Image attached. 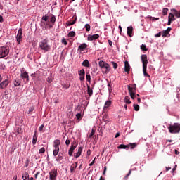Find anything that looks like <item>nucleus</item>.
I'll use <instances>...</instances> for the list:
<instances>
[{
  "instance_id": "obj_1",
  "label": "nucleus",
  "mask_w": 180,
  "mask_h": 180,
  "mask_svg": "<svg viewBox=\"0 0 180 180\" xmlns=\"http://www.w3.org/2000/svg\"><path fill=\"white\" fill-rule=\"evenodd\" d=\"M141 61L143 63V72L144 77H148L150 78V75L147 73V64H148V60L147 59V55H142L141 56Z\"/></svg>"
},
{
  "instance_id": "obj_2",
  "label": "nucleus",
  "mask_w": 180,
  "mask_h": 180,
  "mask_svg": "<svg viewBox=\"0 0 180 180\" xmlns=\"http://www.w3.org/2000/svg\"><path fill=\"white\" fill-rule=\"evenodd\" d=\"M61 144V141L59 139H56L53 141V157H57L58 155V153H60V145Z\"/></svg>"
},
{
  "instance_id": "obj_3",
  "label": "nucleus",
  "mask_w": 180,
  "mask_h": 180,
  "mask_svg": "<svg viewBox=\"0 0 180 180\" xmlns=\"http://www.w3.org/2000/svg\"><path fill=\"white\" fill-rule=\"evenodd\" d=\"M39 48L44 51H49L51 49L50 45H49V39H44L39 44Z\"/></svg>"
},
{
  "instance_id": "obj_4",
  "label": "nucleus",
  "mask_w": 180,
  "mask_h": 180,
  "mask_svg": "<svg viewBox=\"0 0 180 180\" xmlns=\"http://www.w3.org/2000/svg\"><path fill=\"white\" fill-rule=\"evenodd\" d=\"M168 129H169V133H172V134L179 133L180 124L174 123L173 125H170Z\"/></svg>"
},
{
  "instance_id": "obj_5",
  "label": "nucleus",
  "mask_w": 180,
  "mask_h": 180,
  "mask_svg": "<svg viewBox=\"0 0 180 180\" xmlns=\"http://www.w3.org/2000/svg\"><path fill=\"white\" fill-rule=\"evenodd\" d=\"M9 55V48L7 46H0V58H5Z\"/></svg>"
},
{
  "instance_id": "obj_6",
  "label": "nucleus",
  "mask_w": 180,
  "mask_h": 180,
  "mask_svg": "<svg viewBox=\"0 0 180 180\" xmlns=\"http://www.w3.org/2000/svg\"><path fill=\"white\" fill-rule=\"evenodd\" d=\"M20 77H21L23 79H26V82H29V74L27 73V72L25 71V68H22L21 69Z\"/></svg>"
},
{
  "instance_id": "obj_7",
  "label": "nucleus",
  "mask_w": 180,
  "mask_h": 180,
  "mask_svg": "<svg viewBox=\"0 0 180 180\" xmlns=\"http://www.w3.org/2000/svg\"><path fill=\"white\" fill-rule=\"evenodd\" d=\"M22 34H23V31L22 30V28H20L18 30L17 36H16V40L18 42V44H20V41H22Z\"/></svg>"
},
{
  "instance_id": "obj_8",
  "label": "nucleus",
  "mask_w": 180,
  "mask_h": 180,
  "mask_svg": "<svg viewBox=\"0 0 180 180\" xmlns=\"http://www.w3.org/2000/svg\"><path fill=\"white\" fill-rule=\"evenodd\" d=\"M9 79H6L5 80L2 81L0 83V89H6V88H8V85H9Z\"/></svg>"
},
{
  "instance_id": "obj_9",
  "label": "nucleus",
  "mask_w": 180,
  "mask_h": 180,
  "mask_svg": "<svg viewBox=\"0 0 180 180\" xmlns=\"http://www.w3.org/2000/svg\"><path fill=\"white\" fill-rule=\"evenodd\" d=\"M136 84H134L131 85V86H128V91L129 92V95H133L134 94H136Z\"/></svg>"
},
{
  "instance_id": "obj_10",
  "label": "nucleus",
  "mask_w": 180,
  "mask_h": 180,
  "mask_svg": "<svg viewBox=\"0 0 180 180\" xmlns=\"http://www.w3.org/2000/svg\"><path fill=\"white\" fill-rule=\"evenodd\" d=\"M49 21H41L40 26L42 30H47L49 29Z\"/></svg>"
},
{
  "instance_id": "obj_11",
  "label": "nucleus",
  "mask_w": 180,
  "mask_h": 180,
  "mask_svg": "<svg viewBox=\"0 0 180 180\" xmlns=\"http://www.w3.org/2000/svg\"><path fill=\"white\" fill-rule=\"evenodd\" d=\"M57 178V170L54 169L53 172H49V179L56 180Z\"/></svg>"
},
{
  "instance_id": "obj_12",
  "label": "nucleus",
  "mask_w": 180,
  "mask_h": 180,
  "mask_svg": "<svg viewBox=\"0 0 180 180\" xmlns=\"http://www.w3.org/2000/svg\"><path fill=\"white\" fill-rule=\"evenodd\" d=\"M98 38H99V34H96L93 35H89L87 39L89 41H94V40H98Z\"/></svg>"
},
{
  "instance_id": "obj_13",
  "label": "nucleus",
  "mask_w": 180,
  "mask_h": 180,
  "mask_svg": "<svg viewBox=\"0 0 180 180\" xmlns=\"http://www.w3.org/2000/svg\"><path fill=\"white\" fill-rule=\"evenodd\" d=\"M103 74H108L110 71V65L109 64L105 65V66L101 69Z\"/></svg>"
},
{
  "instance_id": "obj_14",
  "label": "nucleus",
  "mask_w": 180,
  "mask_h": 180,
  "mask_svg": "<svg viewBox=\"0 0 180 180\" xmlns=\"http://www.w3.org/2000/svg\"><path fill=\"white\" fill-rule=\"evenodd\" d=\"M75 148H77V146L74 145V143H72L68 150V154L70 155V157H72V154L74 153V150H75Z\"/></svg>"
},
{
  "instance_id": "obj_15",
  "label": "nucleus",
  "mask_w": 180,
  "mask_h": 180,
  "mask_svg": "<svg viewBox=\"0 0 180 180\" xmlns=\"http://www.w3.org/2000/svg\"><path fill=\"white\" fill-rule=\"evenodd\" d=\"M124 70L125 72H127V74H129V72H130V64H129V61H127V60H126L124 62Z\"/></svg>"
},
{
  "instance_id": "obj_16",
  "label": "nucleus",
  "mask_w": 180,
  "mask_h": 180,
  "mask_svg": "<svg viewBox=\"0 0 180 180\" xmlns=\"http://www.w3.org/2000/svg\"><path fill=\"white\" fill-rule=\"evenodd\" d=\"M77 167H78V162H76L71 165L70 166L71 174H73V172H75V169H77Z\"/></svg>"
},
{
  "instance_id": "obj_17",
  "label": "nucleus",
  "mask_w": 180,
  "mask_h": 180,
  "mask_svg": "<svg viewBox=\"0 0 180 180\" xmlns=\"http://www.w3.org/2000/svg\"><path fill=\"white\" fill-rule=\"evenodd\" d=\"M79 79L80 81H84L85 79V70L82 69L79 71Z\"/></svg>"
},
{
  "instance_id": "obj_18",
  "label": "nucleus",
  "mask_w": 180,
  "mask_h": 180,
  "mask_svg": "<svg viewBox=\"0 0 180 180\" xmlns=\"http://www.w3.org/2000/svg\"><path fill=\"white\" fill-rule=\"evenodd\" d=\"M86 47H88V45L85 43H83L78 46L77 50H78V51L82 52V51H84V50H85V49H86Z\"/></svg>"
},
{
  "instance_id": "obj_19",
  "label": "nucleus",
  "mask_w": 180,
  "mask_h": 180,
  "mask_svg": "<svg viewBox=\"0 0 180 180\" xmlns=\"http://www.w3.org/2000/svg\"><path fill=\"white\" fill-rule=\"evenodd\" d=\"M96 131V129L95 127L92 128L91 132L87 135L89 139H94L95 137V133Z\"/></svg>"
},
{
  "instance_id": "obj_20",
  "label": "nucleus",
  "mask_w": 180,
  "mask_h": 180,
  "mask_svg": "<svg viewBox=\"0 0 180 180\" xmlns=\"http://www.w3.org/2000/svg\"><path fill=\"white\" fill-rule=\"evenodd\" d=\"M63 155V153H59L58 155L56 157V161L57 162H60V161H63V160L64 159V157Z\"/></svg>"
},
{
  "instance_id": "obj_21",
  "label": "nucleus",
  "mask_w": 180,
  "mask_h": 180,
  "mask_svg": "<svg viewBox=\"0 0 180 180\" xmlns=\"http://www.w3.org/2000/svg\"><path fill=\"white\" fill-rule=\"evenodd\" d=\"M72 19H74L72 22H68V26H72V25H75L76 22H77V15H74L72 17Z\"/></svg>"
},
{
  "instance_id": "obj_22",
  "label": "nucleus",
  "mask_w": 180,
  "mask_h": 180,
  "mask_svg": "<svg viewBox=\"0 0 180 180\" xmlns=\"http://www.w3.org/2000/svg\"><path fill=\"white\" fill-rule=\"evenodd\" d=\"M37 131H34V134L33 135V139H32V144L34 146L36 143H37Z\"/></svg>"
},
{
  "instance_id": "obj_23",
  "label": "nucleus",
  "mask_w": 180,
  "mask_h": 180,
  "mask_svg": "<svg viewBox=\"0 0 180 180\" xmlns=\"http://www.w3.org/2000/svg\"><path fill=\"white\" fill-rule=\"evenodd\" d=\"M22 179L23 180H30V178L29 177V173H27V172H24L22 173Z\"/></svg>"
},
{
  "instance_id": "obj_24",
  "label": "nucleus",
  "mask_w": 180,
  "mask_h": 180,
  "mask_svg": "<svg viewBox=\"0 0 180 180\" xmlns=\"http://www.w3.org/2000/svg\"><path fill=\"white\" fill-rule=\"evenodd\" d=\"M127 34L129 36V37H131V34L133 33V27L130 26L127 28Z\"/></svg>"
},
{
  "instance_id": "obj_25",
  "label": "nucleus",
  "mask_w": 180,
  "mask_h": 180,
  "mask_svg": "<svg viewBox=\"0 0 180 180\" xmlns=\"http://www.w3.org/2000/svg\"><path fill=\"white\" fill-rule=\"evenodd\" d=\"M172 12L176 18H180V11H177L176 9L174 8L172 10Z\"/></svg>"
},
{
  "instance_id": "obj_26",
  "label": "nucleus",
  "mask_w": 180,
  "mask_h": 180,
  "mask_svg": "<svg viewBox=\"0 0 180 180\" xmlns=\"http://www.w3.org/2000/svg\"><path fill=\"white\" fill-rule=\"evenodd\" d=\"M82 65L88 68L90 67L91 65L89 64V60L86 59L82 62Z\"/></svg>"
},
{
  "instance_id": "obj_27",
  "label": "nucleus",
  "mask_w": 180,
  "mask_h": 180,
  "mask_svg": "<svg viewBox=\"0 0 180 180\" xmlns=\"http://www.w3.org/2000/svg\"><path fill=\"white\" fill-rule=\"evenodd\" d=\"M106 65H108V63H106L105 62H104L103 60H101L98 62V65L101 68V70L103 68H105V67H106Z\"/></svg>"
},
{
  "instance_id": "obj_28",
  "label": "nucleus",
  "mask_w": 180,
  "mask_h": 180,
  "mask_svg": "<svg viewBox=\"0 0 180 180\" xmlns=\"http://www.w3.org/2000/svg\"><path fill=\"white\" fill-rule=\"evenodd\" d=\"M87 94L89 96H92V95L94 94V91L90 86H87Z\"/></svg>"
},
{
  "instance_id": "obj_29",
  "label": "nucleus",
  "mask_w": 180,
  "mask_h": 180,
  "mask_svg": "<svg viewBox=\"0 0 180 180\" xmlns=\"http://www.w3.org/2000/svg\"><path fill=\"white\" fill-rule=\"evenodd\" d=\"M81 153H82V147H79L78 148V151L77 153H75V158H78V157H79L81 155Z\"/></svg>"
},
{
  "instance_id": "obj_30",
  "label": "nucleus",
  "mask_w": 180,
  "mask_h": 180,
  "mask_svg": "<svg viewBox=\"0 0 180 180\" xmlns=\"http://www.w3.org/2000/svg\"><path fill=\"white\" fill-rule=\"evenodd\" d=\"M112 105V101L108 100L105 103L104 109H108Z\"/></svg>"
},
{
  "instance_id": "obj_31",
  "label": "nucleus",
  "mask_w": 180,
  "mask_h": 180,
  "mask_svg": "<svg viewBox=\"0 0 180 180\" xmlns=\"http://www.w3.org/2000/svg\"><path fill=\"white\" fill-rule=\"evenodd\" d=\"M129 147H130L131 150L136 148L137 147V143H129L128 144Z\"/></svg>"
},
{
  "instance_id": "obj_32",
  "label": "nucleus",
  "mask_w": 180,
  "mask_h": 180,
  "mask_svg": "<svg viewBox=\"0 0 180 180\" xmlns=\"http://www.w3.org/2000/svg\"><path fill=\"white\" fill-rule=\"evenodd\" d=\"M50 23L51 25H54L56 23V16L55 15H51V18H50Z\"/></svg>"
},
{
  "instance_id": "obj_33",
  "label": "nucleus",
  "mask_w": 180,
  "mask_h": 180,
  "mask_svg": "<svg viewBox=\"0 0 180 180\" xmlns=\"http://www.w3.org/2000/svg\"><path fill=\"white\" fill-rule=\"evenodd\" d=\"M168 20H171L172 22H174V20H175V16L174 15V14L172 13H169V17H168Z\"/></svg>"
},
{
  "instance_id": "obj_34",
  "label": "nucleus",
  "mask_w": 180,
  "mask_h": 180,
  "mask_svg": "<svg viewBox=\"0 0 180 180\" xmlns=\"http://www.w3.org/2000/svg\"><path fill=\"white\" fill-rule=\"evenodd\" d=\"M124 102L126 103H128V105H130L131 103V101H130V97L129 96H126L124 98Z\"/></svg>"
},
{
  "instance_id": "obj_35",
  "label": "nucleus",
  "mask_w": 180,
  "mask_h": 180,
  "mask_svg": "<svg viewBox=\"0 0 180 180\" xmlns=\"http://www.w3.org/2000/svg\"><path fill=\"white\" fill-rule=\"evenodd\" d=\"M119 149H124L126 150V148H129V146L128 145H124V144H121L118 146Z\"/></svg>"
},
{
  "instance_id": "obj_36",
  "label": "nucleus",
  "mask_w": 180,
  "mask_h": 180,
  "mask_svg": "<svg viewBox=\"0 0 180 180\" xmlns=\"http://www.w3.org/2000/svg\"><path fill=\"white\" fill-rule=\"evenodd\" d=\"M162 37H168L169 36V32L166 30H164L162 34Z\"/></svg>"
},
{
  "instance_id": "obj_37",
  "label": "nucleus",
  "mask_w": 180,
  "mask_h": 180,
  "mask_svg": "<svg viewBox=\"0 0 180 180\" xmlns=\"http://www.w3.org/2000/svg\"><path fill=\"white\" fill-rule=\"evenodd\" d=\"M41 21L42 22H49V16L48 15H44L42 18H41Z\"/></svg>"
},
{
  "instance_id": "obj_38",
  "label": "nucleus",
  "mask_w": 180,
  "mask_h": 180,
  "mask_svg": "<svg viewBox=\"0 0 180 180\" xmlns=\"http://www.w3.org/2000/svg\"><path fill=\"white\" fill-rule=\"evenodd\" d=\"M68 37H75V32L71 31L68 34Z\"/></svg>"
},
{
  "instance_id": "obj_39",
  "label": "nucleus",
  "mask_w": 180,
  "mask_h": 180,
  "mask_svg": "<svg viewBox=\"0 0 180 180\" xmlns=\"http://www.w3.org/2000/svg\"><path fill=\"white\" fill-rule=\"evenodd\" d=\"M86 79L89 82H91V75L89 74V72L86 73Z\"/></svg>"
},
{
  "instance_id": "obj_40",
  "label": "nucleus",
  "mask_w": 180,
  "mask_h": 180,
  "mask_svg": "<svg viewBox=\"0 0 180 180\" xmlns=\"http://www.w3.org/2000/svg\"><path fill=\"white\" fill-rule=\"evenodd\" d=\"M134 109L136 112H139L140 110V106L137 104H134Z\"/></svg>"
},
{
  "instance_id": "obj_41",
  "label": "nucleus",
  "mask_w": 180,
  "mask_h": 180,
  "mask_svg": "<svg viewBox=\"0 0 180 180\" xmlns=\"http://www.w3.org/2000/svg\"><path fill=\"white\" fill-rule=\"evenodd\" d=\"M108 115L107 114H105V115H103V122H109V120H108Z\"/></svg>"
},
{
  "instance_id": "obj_42",
  "label": "nucleus",
  "mask_w": 180,
  "mask_h": 180,
  "mask_svg": "<svg viewBox=\"0 0 180 180\" xmlns=\"http://www.w3.org/2000/svg\"><path fill=\"white\" fill-rule=\"evenodd\" d=\"M19 85H20V80L15 79V81L14 82V86H19Z\"/></svg>"
},
{
  "instance_id": "obj_43",
  "label": "nucleus",
  "mask_w": 180,
  "mask_h": 180,
  "mask_svg": "<svg viewBox=\"0 0 180 180\" xmlns=\"http://www.w3.org/2000/svg\"><path fill=\"white\" fill-rule=\"evenodd\" d=\"M84 27L86 32H89L91 30V25L89 24H86Z\"/></svg>"
},
{
  "instance_id": "obj_44",
  "label": "nucleus",
  "mask_w": 180,
  "mask_h": 180,
  "mask_svg": "<svg viewBox=\"0 0 180 180\" xmlns=\"http://www.w3.org/2000/svg\"><path fill=\"white\" fill-rule=\"evenodd\" d=\"M141 49L143 51H147V46L145 45V44H142L141 46Z\"/></svg>"
},
{
  "instance_id": "obj_45",
  "label": "nucleus",
  "mask_w": 180,
  "mask_h": 180,
  "mask_svg": "<svg viewBox=\"0 0 180 180\" xmlns=\"http://www.w3.org/2000/svg\"><path fill=\"white\" fill-rule=\"evenodd\" d=\"M162 13L164 16H165L166 15H168V8H163Z\"/></svg>"
},
{
  "instance_id": "obj_46",
  "label": "nucleus",
  "mask_w": 180,
  "mask_h": 180,
  "mask_svg": "<svg viewBox=\"0 0 180 180\" xmlns=\"http://www.w3.org/2000/svg\"><path fill=\"white\" fill-rule=\"evenodd\" d=\"M16 132L18 134H22V133H23V129H22V128H18L16 129Z\"/></svg>"
},
{
  "instance_id": "obj_47",
  "label": "nucleus",
  "mask_w": 180,
  "mask_h": 180,
  "mask_svg": "<svg viewBox=\"0 0 180 180\" xmlns=\"http://www.w3.org/2000/svg\"><path fill=\"white\" fill-rule=\"evenodd\" d=\"M111 64H112L114 70H116L118 67V65L116 63V62H111Z\"/></svg>"
},
{
  "instance_id": "obj_48",
  "label": "nucleus",
  "mask_w": 180,
  "mask_h": 180,
  "mask_svg": "<svg viewBox=\"0 0 180 180\" xmlns=\"http://www.w3.org/2000/svg\"><path fill=\"white\" fill-rule=\"evenodd\" d=\"M129 175H131V169L129 171L128 174L124 177V179H128Z\"/></svg>"
},
{
  "instance_id": "obj_49",
  "label": "nucleus",
  "mask_w": 180,
  "mask_h": 180,
  "mask_svg": "<svg viewBox=\"0 0 180 180\" xmlns=\"http://www.w3.org/2000/svg\"><path fill=\"white\" fill-rule=\"evenodd\" d=\"M33 110H34V108L30 107L29 108L28 115H32V113H33Z\"/></svg>"
},
{
  "instance_id": "obj_50",
  "label": "nucleus",
  "mask_w": 180,
  "mask_h": 180,
  "mask_svg": "<svg viewBox=\"0 0 180 180\" xmlns=\"http://www.w3.org/2000/svg\"><path fill=\"white\" fill-rule=\"evenodd\" d=\"M46 153V149L44 148H41L39 149V154H44Z\"/></svg>"
},
{
  "instance_id": "obj_51",
  "label": "nucleus",
  "mask_w": 180,
  "mask_h": 180,
  "mask_svg": "<svg viewBox=\"0 0 180 180\" xmlns=\"http://www.w3.org/2000/svg\"><path fill=\"white\" fill-rule=\"evenodd\" d=\"M76 117L77 120H79L82 119V115H81V113H77V114H76Z\"/></svg>"
},
{
  "instance_id": "obj_52",
  "label": "nucleus",
  "mask_w": 180,
  "mask_h": 180,
  "mask_svg": "<svg viewBox=\"0 0 180 180\" xmlns=\"http://www.w3.org/2000/svg\"><path fill=\"white\" fill-rule=\"evenodd\" d=\"M47 82H49V84H51V82H53V77L51 76L48 77Z\"/></svg>"
},
{
  "instance_id": "obj_53",
  "label": "nucleus",
  "mask_w": 180,
  "mask_h": 180,
  "mask_svg": "<svg viewBox=\"0 0 180 180\" xmlns=\"http://www.w3.org/2000/svg\"><path fill=\"white\" fill-rule=\"evenodd\" d=\"M61 41L63 44H64L65 46H67V44H68L65 38H63Z\"/></svg>"
},
{
  "instance_id": "obj_54",
  "label": "nucleus",
  "mask_w": 180,
  "mask_h": 180,
  "mask_svg": "<svg viewBox=\"0 0 180 180\" xmlns=\"http://www.w3.org/2000/svg\"><path fill=\"white\" fill-rule=\"evenodd\" d=\"M39 131H43V130H44V124H41V125L39 127Z\"/></svg>"
},
{
  "instance_id": "obj_55",
  "label": "nucleus",
  "mask_w": 180,
  "mask_h": 180,
  "mask_svg": "<svg viewBox=\"0 0 180 180\" xmlns=\"http://www.w3.org/2000/svg\"><path fill=\"white\" fill-rule=\"evenodd\" d=\"M71 142L70 141V139H67L66 141H65V144H66V146H70V143Z\"/></svg>"
},
{
  "instance_id": "obj_56",
  "label": "nucleus",
  "mask_w": 180,
  "mask_h": 180,
  "mask_svg": "<svg viewBox=\"0 0 180 180\" xmlns=\"http://www.w3.org/2000/svg\"><path fill=\"white\" fill-rule=\"evenodd\" d=\"M53 26H54V25L53 24H50V22L49 23V25H48V29L50 30L53 27Z\"/></svg>"
},
{
  "instance_id": "obj_57",
  "label": "nucleus",
  "mask_w": 180,
  "mask_h": 180,
  "mask_svg": "<svg viewBox=\"0 0 180 180\" xmlns=\"http://www.w3.org/2000/svg\"><path fill=\"white\" fill-rule=\"evenodd\" d=\"M130 96H131V99H134L136 98V94H130Z\"/></svg>"
},
{
  "instance_id": "obj_58",
  "label": "nucleus",
  "mask_w": 180,
  "mask_h": 180,
  "mask_svg": "<svg viewBox=\"0 0 180 180\" xmlns=\"http://www.w3.org/2000/svg\"><path fill=\"white\" fill-rule=\"evenodd\" d=\"M106 169H107V167L105 166V167H104V170L103 172V175H105L106 174Z\"/></svg>"
},
{
  "instance_id": "obj_59",
  "label": "nucleus",
  "mask_w": 180,
  "mask_h": 180,
  "mask_svg": "<svg viewBox=\"0 0 180 180\" xmlns=\"http://www.w3.org/2000/svg\"><path fill=\"white\" fill-rule=\"evenodd\" d=\"M155 37H161V32H159L155 35Z\"/></svg>"
},
{
  "instance_id": "obj_60",
  "label": "nucleus",
  "mask_w": 180,
  "mask_h": 180,
  "mask_svg": "<svg viewBox=\"0 0 180 180\" xmlns=\"http://www.w3.org/2000/svg\"><path fill=\"white\" fill-rule=\"evenodd\" d=\"M108 44L109 46H110V47H113V45H112V41H110V39H108Z\"/></svg>"
},
{
  "instance_id": "obj_61",
  "label": "nucleus",
  "mask_w": 180,
  "mask_h": 180,
  "mask_svg": "<svg viewBox=\"0 0 180 180\" xmlns=\"http://www.w3.org/2000/svg\"><path fill=\"white\" fill-rule=\"evenodd\" d=\"M87 155H88V157H89V155H91V150L90 149H89L87 150Z\"/></svg>"
},
{
  "instance_id": "obj_62",
  "label": "nucleus",
  "mask_w": 180,
  "mask_h": 180,
  "mask_svg": "<svg viewBox=\"0 0 180 180\" xmlns=\"http://www.w3.org/2000/svg\"><path fill=\"white\" fill-rule=\"evenodd\" d=\"M172 29L171 27H168L167 30H166V32H167L168 33H169L171 32Z\"/></svg>"
},
{
  "instance_id": "obj_63",
  "label": "nucleus",
  "mask_w": 180,
  "mask_h": 180,
  "mask_svg": "<svg viewBox=\"0 0 180 180\" xmlns=\"http://www.w3.org/2000/svg\"><path fill=\"white\" fill-rule=\"evenodd\" d=\"M4 22V17L2 15H0V22Z\"/></svg>"
},
{
  "instance_id": "obj_64",
  "label": "nucleus",
  "mask_w": 180,
  "mask_h": 180,
  "mask_svg": "<svg viewBox=\"0 0 180 180\" xmlns=\"http://www.w3.org/2000/svg\"><path fill=\"white\" fill-rule=\"evenodd\" d=\"M108 86L109 87V91H110V88H112V85L110 84V83H108Z\"/></svg>"
}]
</instances>
